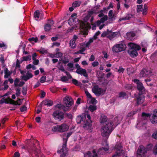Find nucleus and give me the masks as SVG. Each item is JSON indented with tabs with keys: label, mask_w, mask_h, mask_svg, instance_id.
<instances>
[{
	"label": "nucleus",
	"mask_w": 157,
	"mask_h": 157,
	"mask_svg": "<svg viewBox=\"0 0 157 157\" xmlns=\"http://www.w3.org/2000/svg\"><path fill=\"white\" fill-rule=\"evenodd\" d=\"M27 89L26 88L23 87L22 88V93L24 95H25L26 94Z\"/></svg>",
	"instance_id": "obj_64"
},
{
	"label": "nucleus",
	"mask_w": 157,
	"mask_h": 157,
	"mask_svg": "<svg viewBox=\"0 0 157 157\" xmlns=\"http://www.w3.org/2000/svg\"><path fill=\"white\" fill-rule=\"evenodd\" d=\"M122 147L121 144L116 145L115 147V150L116 151V153L113 155L112 157H119L123 153L124 151L122 150Z\"/></svg>",
	"instance_id": "obj_13"
},
{
	"label": "nucleus",
	"mask_w": 157,
	"mask_h": 157,
	"mask_svg": "<svg viewBox=\"0 0 157 157\" xmlns=\"http://www.w3.org/2000/svg\"><path fill=\"white\" fill-rule=\"evenodd\" d=\"M52 116L55 119L58 121H60L64 118V114L61 112L56 111L52 114Z\"/></svg>",
	"instance_id": "obj_11"
},
{
	"label": "nucleus",
	"mask_w": 157,
	"mask_h": 157,
	"mask_svg": "<svg viewBox=\"0 0 157 157\" xmlns=\"http://www.w3.org/2000/svg\"><path fill=\"white\" fill-rule=\"evenodd\" d=\"M120 34L117 32H112L111 31H109L108 29L106 31H104L101 34V37L106 36L110 40H113L114 38L117 37L119 36Z\"/></svg>",
	"instance_id": "obj_8"
},
{
	"label": "nucleus",
	"mask_w": 157,
	"mask_h": 157,
	"mask_svg": "<svg viewBox=\"0 0 157 157\" xmlns=\"http://www.w3.org/2000/svg\"><path fill=\"white\" fill-rule=\"evenodd\" d=\"M23 61H27L30 60L31 59V56L30 55H29L25 56H24L22 57Z\"/></svg>",
	"instance_id": "obj_40"
},
{
	"label": "nucleus",
	"mask_w": 157,
	"mask_h": 157,
	"mask_svg": "<svg viewBox=\"0 0 157 157\" xmlns=\"http://www.w3.org/2000/svg\"><path fill=\"white\" fill-rule=\"evenodd\" d=\"M151 71L150 69H144L140 73V76L141 77H146L150 76L151 75Z\"/></svg>",
	"instance_id": "obj_17"
},
{
	"label": "nucleus",
	"mask_w": 157,
	"mask_h": 157,
	"mask_svg": "<svg viewBox=\"0 0 157 157\" xmlns=\"http://www.w3.org/2000/svg\"><path fill=\"white\" fill-rule=\"evenodd\" d=\"M81 4V1H75L73 3L72 6L75 8L79 6Z\"/></svg>",
	"instance_id": "obj_30"
},
{
	"label": "nucleus",
	"mask_w": 157,
	"mask_h": 157,
	"mask_svg": "<svg viewBox=\"0 0 157 157\" xmlns=\"http://www.w3.org/2000/svg\"><path fill=\"white\" fill-rule=\"evenodd\" d=\"M143 6L142 5H137V11L138 12L141 11L143 10Z\"/></svg>",
	"instance_id": "obj_43"
},
{
	"label": "nucleus",
	"mask_w": 157,
	"mask_h": 157,
	"mask_svg": "<svg viewBox=\"0 0 157 157\" xmlns=\"http://www.w3.org/2000/svg\"><path fill=\"white\" fill-rule=\"evenodd\" d=\"M72 132H69L67 133L66 136V138H65L64 136L63 137L64 143L62 146V148L59 151V150L58 151V152L60 154V156L61 157H64L67 153V150L66 148V144L68 138L72 134Z\"/></svg>",
	"instance_id": "obj_4"
},
{
	"label": "nucleus",
	"mask_w": 157,
	"mask_h": 157,
	"mask_svg": "<svg viewBox=\"0 0 157 157\" xmlns=\"http://www.w3.org/2000/svg\"><path fill=\"white\" fill-rule=\"evenodd\" d=\"M135 36V34L133 32H129L127 33L126 38L128 40H132L133 39V37Z\"/></svg>",
	"instance_id": "obj_25"
},
{
	"label": "nucleus",
	"mask_w": 157,
	"mask_h": 157,
	"mask_svg": "<svg viewBox=\"0 0 157 157\" xmlns=\"http://www.w3.org/2000/svg\"><path fill=\"white\" fill-rule=\"evenodd\" d=\"M94 39V37L90 38L88 42L84 43V46L85 47H89L90 44L93 42Z\"/></svg>",
	"instance_id": "obj_32"
},
{
	"label": "nucleus",
	"mask_w": 157,
	"mask_h": 157,
	"mask_svg": "<svg viewBox=\"0 0 157 157\" xmlns=\"http://www.w3.org/2000/svg\"><path fill=\"white\" fill-rule=\"evenodd\" d=\"M28 40L31 43L34 44L38 40V38L37 37H32L29 38Z\"/></svg>",
	"instance_id": "obj_36"
},
{
	"label": "nucleus",
	"mask_w": 157,
	"mask_h": 157,
	"mask_svg": "<svg viewBox=\"0 0 157 157\" xmlns=\"http://www.w3.org/2000/svg\"><path fill=\"white\" fill-rule=\"evenodd\" d=\"M128 46L132 49H134V50H139L140 49V46L137 44L132 43H130L128 44Z\"/></svg>",
	"instance_id": "obj_23"
},
{
	"label": "nucleus",
	"mask_w": 157,
	"mask_h": 157,
	"mask_svg": "<svg viewBox=\"0 0 157 157\" xmlns=\"http://www.w3.org/2000/svg\"><path fill=\"white\" fill-rule=\"evenodd\" d=\"M20 72L22 75L21 76V79L25 81H27L28 79L32 78L33 76L32 74L28 71L26 72L24 71H21Z\"/></svg>",
	"instance_id": "obj_12"
},
{
	"label": "nucleus",
	"mask_w": 157,
	"mask_h": 157,
	"mask_svg": "<svg viewBox=\"0 0 157 157\" xmlns=\"http://www.w3.org/2000/svg\"><path fill=\"white\" fill-rule=\"evenodd\" d=\"M153 152L155 155L157 154V146L156 145H155L154 147Z\"/></svg>",
	"instance_id": "obj_62"
},
{
	"label": "nucleus",
	"mask_w": 157,
	"mask_h": 157,
	"mask_svg": "<svg viewBox=\"0 0 157 157\" xmlns=\"http://www.w3.org/2000/svg\"><path fill=\"white\" fill-rule=\"evenodd\" d=\"M129 55L132 57H134L136 56L138 54V52L136 50H132L129 52Z\"/></svg>",
	"instance_id": "obj_29"
},
{
	"label": "nucleus",
	"mask_w": 157,
	"mask_h": 157,
	"mask_svg": "<svg viewBox=\"0 0 157 157\" xmlns=\"http://www.w3.org/2000/svg\"><path fill=\"white\" fill-rule=\"evenodd\" d=\"M121 121V119H118V117H115L114 119V121L113 122H112V123L113 124V126H116L118 124L120 123V121Z\"/></svg>",
	"instance_id": "obj_28"
},
{
	"label": "nucleus",
	"mask_w": 157,
	"mask_h": 157,
	"mask_svg": "<svg viewBox=\"0 0 157 157\" xmlns=\"http://www.w3.org/2000/svg\"><path fill=\"white\" fill-rule=\"evenodd\" d=\"M16 95L17 96H19L20 95V88H17L16 89Z\"/></svg>",
	"instance_id": "obj_48"
},
{
	"label": "nucleus",
	"mask_w": 157,
	"mask_h": 157,
	"mask_svg": "<svg viewBox=\"0 0 157 157\" xmlns=\"http://www.w3.org/2000/svg\"><path fill=\"white\" fill-rule=\"evenodd\" d=\"M77 121L78 123H81L83 124V127L85 129L88 130L90 132L92 131V122L89 115L84 114L82 117H78L77 119Z\"/></svg>",
	"instance_id": "obj_1"
},
{
	"label": "nucleus",
	"mask_w": 157,
	"mask_h": 157,
	"mask_svg": "<svg viewBox=\"0 0 157 157\" xmlns=\"http://www.w3.org/2000/svg\"><path fill=\"white\" fill-rule=\"evenodd\" d=\"M137 103L138 104L143 103L144 101V96L142 94H140L137 98Z\"/></svg>",
	"instance_id": "obj_24"
},
{
	"label": "nucleus",
	"mask_w": 157,
	"mask_h": 157,
	"mask_svg": "<svg viewBox=\"0 0 157 157\" xmlns=\"http://www.w3.org/2000/svg\"><path fill=\"white\" fill-rule=\"evenodd\" d=\"M107 20H98L97 22L96 25L99 26L100 29H101L105 25H107L109 22L107 21Z\"/></svg>",
	"instance_id": "obj_19"
},
{
	"label": "nucleus",
	"mask_w": 157,
	"mask_h": 157,
	"mask_svg": "<svg viewBox=\"0 0 157 157\" xmlns=\"http://www.w3.org/2000/svg\"><path fill=\"white\" fill-rule=\"evenodd\" d=\"M57 67L58 68V69L61 70V71H64V68L63 67V66L60 65V63H59V64L57 66Z\"/></svg>",
	"instance_id": "obj_53"
},
{
	"label": "nucleus",
	"mask_w": 157,
	"mask_h": 157,
	"mask_svg": "<svg viewBox=\"0 0 157 157\" xmlns=\"http://www.w3.org/2000/svg\"><path fill=\"white\" fill-rule=\"evenodd\" d=\"M4 72H5L4 78H8L10 75L11 73L8 71L7 68H6L5 69Z\"/></svg>",
	"instance_id": "obj_35"
},
{
	"label": "nucleus",
	"mask_w": 157,
	"mask_h": 157,
	"mask_svg": "<svg viewBox=\"0 0 157 157\" xmlns=\"http://www.w3.org/2000/svg\"><path fill=\"white\" fill-rule=\"evenodd\" d=\"M8 83V80H6L4 82L3 86H4V88H1L0 89V90H6L8 89L9 87V86L7 85Z\"/></svg>",
	"instance_id": "obj_33"
},
{
	"label": "nucleus",
	"mask_w": 157,
	"mask_h": 157,
	"mask_svg": "<svg viewBox=\"0 0 157 157\" xmlns=\"http://www.w3.org/2000/svg\"><path fill=\"white\" fill-rule=\"evenodd\" d=\"M19 83V79L17 78H16L15 79V80L14 81V84L15 86H18Z\"/></svg>",
	"instance_id": "obj_51"
},
{
	"label": "nucleus",
	"mask_w": 157,
	"mask_h": 157,
	"mask_svg": "<svg viewBox=\"0 0 157 157\" xmlns=\"http://www.w3.org/2000/svg\"><path fill=\"white\" fill-rule=\"evenodd\" d=\"M92 64L93 67H95L98 66L99 64V63L98 61H94L92 63Z\"/></svg>",
	"instance_id": "obj_61"
},
{
	"label": "nucleus",
	"mask_w": 157,
	"mask_h": 157,
	"mask_svg": "<svg viewBox=\"0 0 157 157\" xmlns=\"http://www.w3.org/2000/svg\"><path fill=\"white\" fill-rule=\"evenodd\" d=\"M46 80V77L45 76H43L40 79V81L41 82H44Z\"/></svg>",
	"instance_id": "obj_55"
},
{
	"label": "nucleus",
	"mask_w": 157,
	"mask_h": 157,
	"mask_svg": "<svg viewBox=\"0 0 157 157\" xmlns=\"http://www.w3.org/2000/svg\"><path fill=\"white\" fill-rule=\"evenodd\" d=\"M77 14L75 13H73L71 16V18H70L69 20L72 19V20H75L76 19L77 17Z\"/></svg>",
	"instance_id": "obj_56"
},
{
	"label": "nucleus",
	"mask_w": 157,
	"mask_h": 157,
	"mask_svg": "<svg viewBox=\"0 0 157 157\" xmlns=\"http://www.w3.org/2000/svg\"><path fill=\"white\" fill-rule=\"evenodd\" d=\"M77 39L78 37L76 35H74L72 39L70 40L69 45L71 48L73 49L75 48L76 44L75 41Z\"/></svg>",
	"instance_id": "obj_21"
},
{
	"label": "nucleus",
	"mask_w": 157,
	"mask_h": 157,
	"mask_svg": "<svg viewBox=\"0 0 157 157\" xmlns=\"http://www.w3.org/2000/svg\"><path fill=\"white\" fill-rule=\"evenodd\" d=\"M101 33L100 31H98L97 32H96L94 36V39H95L97 38V36L99 35Z\"/></svg>",
	"instance_id": "obj_60"
},
{
	"label": "nucleus",
	"mask_w": 157,
	"mask_h": 157,
	"mask_svg": "<svg viewBox=\"0 0 157 157\" xmlns=\"http://www.w3.org/2000/svg\"><path fill=\"white\" fill-rule=\"evenodd\" d=\"M100 122L101 124L105 123L106 122H107L108 121H107V117L104 115H101L100 120Z\"/></svg>",
	"instance_id": "obj_27"
},
{
	"label": "nucleus",
	"mask_w": 157,
	"mask_h": 157,
	"mask_svg": "<svg viewBox=\"0 0 157 157\" xmlns=\"http://www.w3.org/2000/svg\"><path fill=\"white\" fill-rule=\"evenodd\" d=\"M92 91L95 95L97 96L103 94L105 92V90L99 87L97 85L94 86L92 88Z\"/></svg>",
	"instance_id": "obj_10"
},
{
	"label": "nucleus",
	"mask_w": 157,
	"mask_h": 157,
	"mask_svg": "<svg viewBox=\"0 0 157 157\" xmlns=\"http://www.w3.org/2000/svg\"><path fill=\"white\" fill-rule=\"evenodd\" d=\"M128 46L132 49H134V50H139L140 49V46L137 44L132 43H130L128 44Z\"/></svg>",
	"instance_id": "obj_22"
},
{
	"label": "nucleus",
	"mask_w": 157,
	"mask_h": 157,
	"mask_svg": "<svg viewBox=\"0 0 157 157\" xmlns=\"http://www.w3.org/2000/svg\"><path fill=\"white\" fill-rule=\"evenodd\" d=\"M44 30L45 31H48L51 29V26L48 24H46L44 27Z\"/></svg>",
	"instance_id": "obj_45"
},
{
	"label": "nucleus",
	"mask_w": 157,
	"mask_h": 157,
	"mask_svg": "<svg viewBox=\"0 0 157 157\" xmlns=\"http://www.w3.org/2000/svg\"><path fill=\"white\" fill-rule=\"evenodd\" d=\"M88 100L90 102L93 104H95L97 102V101L95 100V99L93 97H92L91 98Z\"/></svg>",
	"instance_id": "obj_37"
},
{
	"label": "nucleus",
	"mask_w": 157,
	"mask_h": 157,
	"mask_svg": "<svg viewBox=\"0 0 157 157\" xmlns=\"http://www.w3.org/2000/svg\"><path fill=\"white\" fill-rule=\"evenodd\" d=\"M61 61L63 62V63L66 64L67 63H68L69 61V60L68 59H61Z\"/></svg>",
	"instance_id": "obj_54"
},
{
	"label": "nucleus",
	"mask_w": 157,
	"mask_h": 157,
	"mask_svg": "<svg viewBox=\"0 0 157 157\" xmlns=\"http://www.w3.org/2000/svg\"><path fill=\"white\" fill-rule=\"evenodd\" d=\"M126 48V45L121 43L114 45L112 48V51L114 53L120 52L124 50Z\"/></svg>",
	"instance_id": "obj_9"
},
{
	"label": "nucleus",
	"mask_w": 157,
	"mask_h": 157,
	"mask_svg": "<svg viewBox=\"0 0 157 157\" xmlns=\"http://www.w3.org/2000/svg\"><path fill=\"white\" fill-rule=\"evenodd\" d=\"M43 104L48 106H51L52 105V102L51 100H45L43 102Z\"/></svg>",
	"instance_id": "obj_34"
},
{
	"label": "nucleus",
	"mask_w": 157,
	"mask_h": 157,
	"mask_svg": "<svg viewBox=\"0 0 157 157\" xmlns=\"http://www.w3.org/2000/svg\"><path fill=\"white\" fill-rule=\"evenodd\" d=\"M56 107L60 109H63L64 111H66V110L64 109V107L61 104H57L56 105Z\"/></svg>",
	"instance_id": "obj_42"
},
{
	"label": "nucleus",
	"mask_w": 157,
	"mask_h": 157,
	"mask_svg": "<svg viewBox=\"0 0 157 157\" xmlns=\"http://www.w3.org/2000/svg\"><path fill=\"white\" fill-rule=\"evenodd\" d=\"M157 110L155 109L153 111V114L151 116H150L149 113H142V116L143 119L144 120H147L148 118H150V121L153 124H156L157 122Z\"/></svg>",
	"instance_id": "obj_5"
},
{
	"label": "nucleus",
	"mask_w": 157,
	"mask_h": 157,
	"mask_svg": "<svg viewBox=\"0 0 157 157\" xmlns=\"http://www.w3.org/2000/svg\"><path fill=\"white\" fill-rule=\"evenodd\" d=\"M85 92L88 98V100L92 97L91 94L86 90H85Z\"/></svg>",
	"instance_id": "obj_44"
},
{
	"label": "nucleus",
	"mask_w": 157,
	"mask_h": 157,
	"mask_svg": "<svg viewBox=\"0 0 157 157\" xmlns=\"http://www.w3.org/2000/svg\"><path fill=\"white\" fill-rule=\"evenodd\" d=\"M119 96L120 98H126L127 97L126 93L124 92H121L120 93Z\"/></svg>",
	"instance_id": "obj_41"
},
{
	"label": "nucleus",
	"mask_w": 157,
	"mask_h": 157,
	"mask_svg": "<svg viewBox=\"0 0 157 157\" xmlns=\"http://www.w3.org/2000/svg\"><path fill=\"white\" fill-rule=\"evenodd\" d=\"M13 104L15 105H20L21 104V100L20 99H18L16 101H13Z\"/></svg>",
	"instance_id": "obj_47"
},
{
	"label": "nucleus",
	"mask_w": 157,
	"mask_h": 157,
	"mask_svg": "<svg viewBox=\"0 0 157 157\" xmlns=\"http://www.w3.org/2000/svg\"><path fill=\"white\" fill-rule=\"evenodd\" d=\"M96 109L97 107L94 105H90L89 108V109L91 112H93Z\"/></svg>",
	"instance_id": "obj_39"
},
{
	"label": "nucleus",
	"mask_w": 157,
	"mask_h": 157,
	"mask_svg": "<svg viewBox=\"0 0 157 157\" xmlns=\"http://www.w3.org/2000/svg\"><path fill=\"white\" fill-rule=\"evenodd\" d=\"M72 82L74 84L78 86L79 85L78 81L75 79H73Z\"/></svg>",
	"instance_id": "obj_57"
},
{
	"label": "nucleus",
	"mask_w": 157,
	"mask_h": 157,
	"mask_svg": "<svg viewBox=\"0 0 157 157\" xmlns=\"http://www.w3.org/2000/svg\"><path fill=\"white\" fill-rule=\"evenodd\" d=\"M133 16L131 14H127V16L124 18H122L121 20H129L130 19L133 17Z\"/></svg>",
	"instance_id": "obj_46"
},
{
	"label": "nucleus",
	"mask_w": 157,
	"mask_h": 157,
	"mask_svg": "<svg viewBox=\"0 0 157 157\" xmlns=\"http://www.w3.org/2000/svg\"><path fill=\"white\" fill-rule=\"evenodd\" d=\"M56 55V57L59 58L62 56H63V54L61 52H58L56 54H55Z\"/></svg>",
	"instance_id": "obj_50"
},
{
	"label": "nucleus",
	"mask_w": 157,
	"mask_h": 157,
	"mask_svg": "<svg viewBox=\"0 0 157 157\" xmlns=\"http://www.w3.org/2000/svg\"><path fill=\"white\" fill-rule=\"evenodd\" d=\"M108 16L111 18H112L113 17V11L112 10H111L109 11L108 13Z\"/></svg>",
	"instance_id": "obj_58"
},
{
	"label": "nucleus",
	"mask_w": 157,
	"mask_h": 157,
	"mask_svg": "<svg viewBox=\"0 0 157 157\" xmlns=\"http://www.w3.org/2000/svg\"><path fill=\"white\" fill-rule=\"evenodd\" d=\"M77 69L76 72L81 75H83L85 77H87L88 76V75L86 73V70L85 69H83L78 64H76L75 65Z\"/></svg>",
	"instance_id": "obj_14"
},
{
	"label": "nucleus",
	"mask_w": 157,
	"mask_h": 157,
	"mask_svg": "<svg viewBox=\"0 0 157 157\" xmlns=\"http://www.w3.org/2000/svg\"><path fill=\"white\" fill-rule=\"evenodd\" d=\"M106 144V147H102L98 149L97 152V154L99 157V155H103L105 153L108 151L109 149V146L108 144L105 142Z\"/></svg>",
	"instance_id": "obj_18"
},
{
	"label": "nucleus",
	"mask_w": 157,
	"mask_h": 157,
	"mask_svg": "<svg viewBox=\"0 0 157 157\" xmlns=\"http://www.w3.org/2000/svg\"><path fill=\"white\" fill-rule=\"evenodd\" d=\"M152 137L153 138L156 139H157V132L155 131L152 135Z\"/></svg>",
	"instance_id": "obj_63"
},
{
	"label": "nucleus",
	"mask_w": 157,
	"mask_h": 157,
	"mask_svg": "<svg viewBox=\"0 0 157 157\" xmlns=\"http://www.w3.org/2000/svg\"><path fill=\"white\" fill-rule=\"evenodd\" d=\"M64 72L67 75L69 79H71L72 78V77L71 76V75H70V73L66 71L65 70H64Z\"/></svg>",
	"instance_id": "obj_59"
},
{
	"label": "nucleus",
	"mask_w": 157,
	"mask_h": 157,
	"mask_svg": "<svg viewBox=\"0 0 157 157\" xmlns=\"http://www.w3.org/2000/svg\"><path fill=\"white\" fill-rule=\"evenodd\" d=\"M80 24V28L82 29L83 31L86 32L88 30L91 28V25H92V29L93 30H95L96 29V25L95 24H93V20H89L90 23L87 21L88 20H78Z\"/></svg>",
	"instance_id": "obj_3"
},
{
	"label": "nucleus",
	"mask_w": 157,
	"mask_h": 157,
	"mask_svg": "<svg viewBox=\"0 0 157 157\" xmlns=\"http://www.w3.org/2000/svg\"><path fill=\"white\" fill-rule=\"evenodd\" d=\"M63 101L64 103L66 104L67 107H69L73 104L72 99L71 97L67 96L63 98Z\"/></svg>",
	"instance_id": "obj_15"
},
{
	"label": "nucleus",
	"mask_w": 157,
	"mask_h": 157,
	"mask_svg": "<svg viewBox=\"0 0 157 157\" xmlns=\"http://www.w3.org/2000/svg\"><path fill=\"white\" fill-rule=\"evenodd\" d=\"M61 81L63 82H67L68 81L67 78L66 76H63L61 77Z\"/></svg>",
	"instance_id": "obj_52"
},
{
	"label": "nucleus",
	"mask_w": 157,
	"mask_h": 157,
	"mask_svg": "<svg viewBox=\"0 0 157 157\" xmlns=\"http://www.w3.org/2000/svg\"><path fill=\"white\" fill-rule=\"evenodd\" d=\"M112 124V121H109L101 125L100 131L102 136L107 137L109 136L113 129Z\"/></svg>",
	"instance_id": "obj_2"
},
{
	"label": "nucleus",
	"mask_w": 157,
	"mask_h": 157,
	"mask_svg": "<svg viewBox=\"0 0 157 157\" xmlns=\"http://www.w3.org/2000/svg\"><path fill=\"white\" fill-rule=\"evenodd\" d=\"M76 20H68V23L70 26H73L74 25L75 21Z\"/></svg>",
	"instance_id": "obj_49"
},
{
	"label": "nucleus",
	"mask_w": 157,
	"mask_h": 157,
	"mask_svg": "<svg viewBox=\"0 0 157 157\" xmlns=\"http://www.w3.org/2000/svg\"><path fill=\"white\" fill-rule=\"evenodd\" d=\"M81 49L79 50V51L78 52V53H79L81 54H83V52H84L86 49V48H88L87 47H85L84 45V44L82 43L81 44Z\"/></svg>",
	"instance_id": "obj_31"
},
{
	"label": "nucleus",
	"mask_w": 157,
	"mask_h": 157,
	"mask_svg": "<svg viewBox=\"0 0 157 157\" xmlns=\"http://www.w3.org/2000/svg\"><path fill=\"white\" fill-rule=\"evenodd\" d=\"M133 81L134 83L136 84L137 89L140 91V92L142 93L144 91L145 88L142 83L140 82L137 79L133 80Z\"/></svg>",
	"instance_id": "obj_16"
},
{
	"label": "nucleus",
	"mask_w": 157,
	"mask_h": 157,
	"mask_svg": "<svg viewBox=\"0 0 157 157\" xmlns=\"http://www.w3.org/2000/svg\"><path fill=\"white\" fill-rule=\"evenodd\" d=\"M42 15V12H40L39 10L35 11L34 14V16L35 18H38L40 17L41 18Z\"/></svg>",
	"instance_id": "obj_26"
},
{
	"label": "nucleus",
	"mask_w": 157,
	"mask_h": 157,
	"mask_svg": "<svg viewBox=\"0 0 157 157\" xmlns=\"http://www.w3.org/2000/svg\"><path fill=\"white\" fill-rule=\"evenodd\" d=\"M84 157H99V156L97 154L96 150L94 149L92 151V155L90 151H88L84 154Z\"/></svg>",
	"instance_id": "obj_20"
},
{
	"label": "nucleus",
	"mask_w": 157,
	"mask_h": 157,
	"mask_svg": "<svg viewBox=\"0 0 157 157\" xmlns=\"http://www.w3.org/2000/svg\"><path fill=\"white\" fill-rule=\"evenodd\" d=\"M152 145L150 144L147 145V148H145L143 146H139L136 152V157H145L147 152V149L148 150L150 147H152Z\"/></svg>",
	"instance_id": "obj_7"
},
{
	"label": "nucleus",
	"mask_w": 157,
	"mask_h": 157,
	"mask_svg": "<svg viewBox=\"0 0 157 157\" xmlns=\"http://www.w3.org/2000/svg\"><path fill=\"white\" fill-rule=\"evenodd\" d=\"M68 68L69 71H73L74 69L73 64L72 63H69L67 64Z\"/></svg>",
	"instance_id": "obj_38"
},
{
	"label": "nucleus",
	"mask_w": 157,
	"mask_h": 157,
	"mask_svg": "<svg viewBox=\"0 0 157 157\" xmlns=\"http://www.w3.org/2000/svg\"><path fill=\"white\" fill-rule=\"evenodd\" d=\"M69 128V126L66 123H63L60 125L53 126L52 130L54 132H63L67 131Z\"/></svg>",
	"instance_id": "obj_6"
}]
</instances>
